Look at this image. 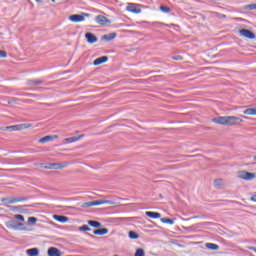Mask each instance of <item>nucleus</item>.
I'll return each mask as SVG.
<instances>
[{
  "mask_svg": "<svg viewBox=\"0 0 256 256\" xmlns=\"http://www.w3.org/2000/svg\"><path fill=\"white\" fill-rule=\"evenodd\" d=\"M128 237H129L130 239H138V238H139V235H138L137 232H135V231H129Z\"/></svg>",
  "mask_w": 256,
  "mask_h": 256,
  "instance_id": "obj_28",
  "label": "nucleus"
},
{
  "mask_svg": "<svg viewBox=\"0 0 256 256\" xmlns=\"http://www.w3.org/2000/svg\"><path fill=\"white\" fill-rule=\"evenodd\" d=\"M85 39L90 45H93V43H97V41H99V38H97L92 32H87L85 34Z\"/></svg>",
  "mask_w": 256,
  "mask_h": 256,
  "instance_id": "obj_10",
  "label": "nucleus"
},
{
  "mask_svg": "<svg viewBox=\"0 0 256 256\" xmlns=\"http://www.w3.org/2000/svg\"><path fill=\"white\" fill-rule=\"evenodd\" d=\"M254 161H256V155L254 156Z\"/></svg>",
  "mask_w": 256,
  "mask_h": 256,
  "instance_id": "obj_43",
  "label": "nucleus"
},
{
  "mask_svg": "<svg viewBox=\"0 0 256 256\" xmlns=\"http://www.w3.org/2000/svg\"><path fill=\"white\" fill-rule=\"evenodd\" d=\"M28 256H39V248H30L26 250Z\"/></svg>",
  "mask_w": 256,
  "mask_h": 256,
  "instance_id": "obj_20",
  "label": "nucleus"
},
{
  "mask_svg": "<svg viewBox=\"0 0 256 256\" xmlns=\"http://www.w3.org/2000/svg\"><path fill=\"white\" fill-rule=\"evenodd\" d=\"M145 215L150 219H161V213L159 212L146 211Z\"/></svg>",
  "mask_w": 256,
  "mask_h": 256,
  "instance_id": "obj_14",
  "label": "nucleus"
},
{
  "mask_svg": "<svg viewBox=\"0 0 256 256\" xmlns=\"http://www.w3.org/2000/svg\"><path fill=\"white\" fill-rule=\"evenodd\" d=\"M87 223L90 227H94V229H99L101 227V222L97 220H88Z\"/></svg>",
  "mask_w": 256,
  "mask_h": 256,
  "instance_id": "obj_22",
  "label": "nucleus"
},
{
  "mask_svg": "<svg viewBox=\"0 0 256 256\" xmlns=\"http://www.w3.org/2000/svg\"><path fill=\"white\" fill-rule=\"evenodd\" d=\"M53 217L55 221H58L59 223H67V221H69V217L64 215H54Z\"/></svg>",
  "mask_w": 256,
  "mask_h": 256,
  "instance_id": "obj_17",
  "label": "nucleus"
},
{
  "mask_svg": "<svg viewBox=\"0 0 256 256\" xmlns=\"http://www.w3.org/2000/svg\"><path fill=\"white\" fill-rule=\"evenodd\" d=\"M227 16L226 15H222V18H226Z\"/></svg>",
  "mask_w": 256,
  "mask_h": 256,
  "instance_id": "obj_42",
  "label": "nucleus"
},
{
  "mask_svg": "<svg viewBox=\"0 0 256 256\" xmlns=\"http://www.w3.org/2000/svg\"><path fill=\"white\" fill-rule=\"evenodd\" d=\"M48 256H61V250L56 247H50L48 249Z\"/></svg>",
  "mask_w": 256,
  "mask_h": 256,
  "instance_id": "obj_15",
  "label": "nucleus"
},
{
  "mask_svg": "<svg viewBox=\"0 0 256 256\" xmlns=\"http://www.w3.org/2000/svg\"><path fill=\"white\" fill-rule=\"evenodd\" d=\"M36 3H43V0H35Z\"/></svg>",
  "mask_w": 256,
  "mask_h": 256,
  "instance_id": "obj_41",
  "label": "nucleus"
},
{
  "mask_svg": "<svg viewBox=\"0 0 256 256\" xmlns=\"http://www.w3.org/2000/svg\"><path fill=\"white\" fill-rule=\"evenodd\" d=\"M250 200L254 201L256 203V192L251 196Z\"/></svg>",
  "mask_w": 256,
  "mask_h": 256,
  "instance_id": "obj_40",
  "label": "nucleus"
},
{
  "mask_svg": "<svg viewBox=\"0 0 256 256\" xmlns=\"http://www.w3.org/2000/svg\"><path fill=\"white\" fill-rule=\"evenodd\" d=\"M21 201H29V197H16V203Z\"/></svg>",
  "mask_w": 256,
  "mask_h": 256,
  "instance_id": "obj_35",
  "label": "nucleus"
},
{
  "mask_svg": "<svg viewBox=\"0 0 256 256\" xmlns=\"http://www.w3.org/2000/svg\"><path fill=\"white\" fill-rule=\"evenodd\" d=\"M221 185H223V180L222 179H215L214 180V187H216V189H221Z\"/></svg>",
  "mask_w": 256,
  "mask_h": 256,
  "instance_id": "obj_27",
  "label": "nucleus"
},
{
  "mask_svg": "<svg viewBox=\"0 0 256 256\" xmlns=\"http://www.w3.org/2000/svg\"><path fill=\"white\" fill-rule=\"evenodd\" d=\"M7 229H13L14 231H19V227H23V222H17L16 220H9L5 222Z\"/></svg>",
  "mask_w": 256,
  "mask_h": 256,
  "instance_id": "obj_4",
  "label": "nucleus"
},
{
  "mask_svg": "<svg viewBox=\"0 0 256 256\" xmlns=\"http://www.w3.org/2000/svg\"><path fill=\"white\" fill-rule=\"evenodd\" d=\"M78 231H82V232L91 231V227H89V225H87V224H84L79 227Z\"/></svg>",
  "mask_w": 256,
  "mask_h": 256,
  "instance_id": "obj_30",
  "label": "nucleus"
},
{
  "mask_svg": "<svg viewBox=\"0 0 256 256\" xmlns=\"http://www.w3.org/2000/svg\"><path fill=\"white\" fill-rule=\"evenodd\" d=\"M43 81L42 80H27L26 81V84L27 85H30L31 87H37V85H43Z\"/></svg>",
  "mask_w": 256,
  "mask_h": 256,
  "instance_id": "obj_18",
  "label": "nucleus"
},
{
  "mask_svg": "<svg viewBox=\"0 0 256 256\" xmlns=\"http://www.w3.org/2000/svg\"><path fill=\"white\" fill-rule=\"evenodd\" d=\"M172 59H173L174 61H183V56L177 55V56L172 57Z\"/></svg>",
  "mask_w": 256,
  "mask_h": 256,
  "instance_id": "obj_38",
  "label": "nucleus"
},
{
  "mask_svg": "<svg viewBox=\"0 0 256 256\" xmlns=\"http://www.w3.org/2000/svg\"><path fill=\"white\" fill-rule=\"evenodd\" d=\"M90 237H95L94 235H90Z\"/></svg>",
  "mask_w": 256,
  "mask_h": 256,
  "instance_id": "obj_44",
  "label": "nucleus"
},
{
  "mask_svg": "<svg viewBox=\"0 0 256 256\" xmlns=\"http://www.w3.org/2000/svg\"><path fill=\"white\" fill-rule=\"evenodd\" d=\"M126 11H129V13H135L136 15H139V13H141V8H139L137 4L129 3L126 7Z\"/></svg>",
  "mask_w": 256,
  "mask_h": 256,
  "instance_id": "obj_9",
  "label": "nucleus"
},
{
  "mask_svg": "<svg viewBox=\"0 0 256 256\" xmlns=\"http://www.w3.org/2000/svg\"><path fill=\"white\" fill-rule=\"evenodd\" d=\"M115 37H117V33L112 32V33L101 36V41H107V42L113 41Z\"/></svg>",
  "mask_w": 256,
  "mask_h": 256,
  "instance_id": "obj_12",
  "label": "nucleus"
},
{
  "mask_svg": "<svg viewBox=\"0 0 256 256\" xmlns=\"http://www.w3.org/2000/svg\"><path fill=\"white\" fill-rule=\"evenodd\" d=\"M3 131H9L10 133L13 131H19V124L12 125V126H6L3 128Z\"/></svg>",
  "mask_w": 256,
  "mask_h": 256,
  "instance_id": "obj_24",
  "label": "nucleus"
},
{
  "mask_svg": "<svg viewBox=\"0 0 256 256\" xmlns=\"http://www.w3.org/2000/svg\"><path fill=\"white\" fill-rule=\"evenodd\" d=\"M213 123H216L217 125H239V123H243V119L237 116H219L214 118Z\"/></svg>",
  "mask_w": 256,
  "mask_h": 256,
  "instance_id": "obj_1",
  "label": "nucleus"
},
{
  "mask_svg": "<svg viewBox=\"0 0 256 256\" xmlns=\"http://www.w3.org/2000/svg\"><path fill=\"white\" fill-rule=\"evenodd\" d=\"M247 249L250 251H254L256 253V247L255 246H247Z\"/></svg>",
  "mask_w": 256,
  "mask_h": 256,
  "instance_id": "obj_39",
  "label": "nucleus"
},
{
  "mask_svg": "<svg viewBox=\"0 0 256 256\" xmlns=\"http://www.w3.org/2000/svg\"><path fill=\"white\" fill-rule=\"evenodd\" d=\"M15 219H18V221H25V216L21 215V214H16Z\"/></svg>",
  "mask_w": 256,
  "mask_h": 256,
  "instance_id": "obj_37",
  "label": "nucleus"
},
{
  "mask_svg": "<svg viewBox=\"0 0 256 256\" xmlns=\"http://www.w3.org/2000/svg\"><path fill=\"white\" fill-rule=\"evenodd\" d=\"M134 256H145V250L143 248L136 249Z\"/></svg>",
  "mask_w": 256,
  "mask_h": 256,
  "instance_id": "obj_31",
  "label": "nucleus"
},
{
  "mask_svg": "<svg viewBox=\"0 0 256 256\" xmlns=\"http://www.w3.org/2000/svg\"><path fill=\"white\" fill-rule=\"evenodd\" d=\"M7 57V51L0 50V59H5Z\"/></svg>",
  "mask_w": 256,
  "mask_h": 256,
  "instance_id": "obj_36",
  "label": "nucleus"
},
{
  "mask_svg": "<svg viewBox=\"0 0 256 256\" xmlns=\"http://www.w3.org/2000/svg\"><path fill=\"white\" fill-rule=\"evenodd\" d=\"M65 167H67V162L49 163L47 166H44V169H65Z\"/></svg>",
  "mask_w": 256,
  "mask_h": 256,
  "instance_id": "obj_8",
  "label": "nucleus"
},
{
  "mask_svg": "<svg viewBox=\"0 0 256 256\" xmlns=\"http://www.w3.org/2000/svg\"><path fill=\"white\" fill-rule=\"evenodd\" d=\"M244 115H256V107L244 110Z\"/></svg>",
  "mask_w": 256,
  "mask_h": 256,
  "instance_id": "obj_26",
  "label": "nucleus"
},
{
  "mask_svg": "<svg viewBox=\"0 0 256 256\" xmlns=\"http://www.w3.org/2000/svg\"><path fill=\"white\" fill-rule=\"evenodd\" d=\"M54 139H57V135L51 136H44L38 140L39 143H49V141H54Z\"/></svg>",
  "mask_w": 256,
  "mask_h": 256,
  "instance_id": "obj_16",
  "label": "nucleus"
},
{
  "mask_svg": "<svg viewBox=\"0 0 256 256\" xmlns=\"http://www.w3.org/2000/svg\"><path fill=\"white\" fill-rule=\"evenodd\" d=\"M161 223H166L167 225H175V219H171V218H161L160 219Z\"/></svg>",
  "mask_w": 256,
  "mask_h": 256,
  "instance_id": "obj_25",
  "label": "nucleus"
},
{
  "mask_svg": "<svg viewBox=\"0 0 256 256\" xmlns=\"http://www.w3.org/2000/svg\"><path fill=\"white\" fill-rule=\"evenodd\" d=\"M85 17H91V14L82 12L80 14H74L69 16V21L72 23H81L85 21Z\"/></svg>",
  "mask_w": 256,
  "mask_h": 256,
  "instance_id": "obj_3",
  "label": "nucleus"
},
{
  "mask_svg": "<svg viewBox=\"0 0 256 256\" xmlns=\"http://www.w3.org/2000/svg\"><path fill=\"white\" fill-rule=\"evenodd\" d=\"M107 61H109V57L107 56H102V57H99L97 59H95L93 61V65L97 66V65H103V63H107Z\"/></svg>",
  "mask_w": 256,
  "mask_h": 256,
  "instance_id": "obj_13",
  "label": "nucleus"
},
{
  "mask_svg": "<svg viewBox=\"0 0 256 256\" xmlns=\"http://www.w3.org/2000/svg\"><path fill=\"white\" fill-rule=\"evenodd\" d=\"M28 223L29 225H35V223H37V217H29L28 218Z\"/></svg>",
  "mask_w": 256,
  "mask_h": 256,
  "instance_id": "obj_34",
  "label": "nucleus"
},
{
  "mask_svg": "<svg viewBox=\"0 0 256 256\" xmlns=\"http://www.w3.org/2000/svg\"><path fill=\"white\" fill-rule=\"evenodd\" d=\"M99 205H115L113 200H95L92 202H84L81 204L83 209H89V207H95Z\"/></svg>",
  "mask_w": 256,
  "mask_h": 256,
  "instance_id": "obj_2",
  "label": "nucleus"
},
{
  "mask_svg": "<svg viewBox=\"0 0 256 256\" xmlns=\"http://www.w3.org/2000/svg\"><path fill=\"white\" fill-rule=\"evenodd\" d=\"M244 9L249 10V11H256V4L245 5Z\"/></svg>",
  "mask_w": 256,
  "mask_h": 256,
  "instance_id": "obj_29",
  "label": "nucleus"
},
{
  "mask_svg": "<svg viewBox=\"0 0 256 256\" xmlns=\"http://www.w3.org/2000/svg\"><path fill=\"white\" fill-rule=\"evenodd\" d=\"M31 128V124H18L19 131H23V129Z\"/></svg>",
  "mask_w": 256,
  "mask_h": 256,
  "instance_id": "obj_32",
  "label": "nucleus"
},
{
  "mask_svg": "<svg viewBox=\"0 0 256 256\" xmlns=\"http://www.w3.org/2000/svg\"><path fill=\"white\" fill-rule=\"evenodd\" d=\"M94 235H107L109 233L108 228H98L93 230Z\"/></svg>",
  "mask_w": 256,
  "mask_h": 256,
  "instance_id": "obj_19",
  "label": "nucleus"
},
{
  "mask_svg": "<svg viewBox=\"0 0 256 256\" xmlns=\"http://www.w3.org/2000/svg\"><path fill=\"white\" fill-rule=\"evenodd\" d=\"M1 202L4 203V205H13L14 203H17V197L1 198Z\"/></svg>",
  "mask_w": 256,
  "mask_h": 256,
  "instance_id": "obj_11",
  "label": "nucleus"
},
{
  "mask_svg": "<svg viewBox=\"0 0 256 256\" xmlns=\"http://www.w3.org/2000/svg\"><path fill=\"white\" fill-rule=\"evenodd\" d=\"M240 37H245L246 39H255V33L253 31L243 28L239 30Z\"/></svg>",
  "mask_w": 256,
  "mask_h": 256,
  "instance_id": "obj_5",
  "label": "nucleus"
},
{
  "mask_svg": "<svg viewBox=\"0 0 256 256\" xmlns=\"http://www.w3.org/2000/svg\"><path fill=\"white\" fill-rule=\"evenodd\" d=\"M255 177H256L255 173L247 172V171L240 172V179H244V181H253Z\"/></svg>",
  "mask_w": 256,
  "mask_h": 256,
  "instance_id": "obj_6",
  "label": "nucleus"
},
{
  "mask_svg": "<svg viewBox=\"0 0 256 256\" xmlns=\"http://www.w3.org/2000/svg\"><path fill=\"white\" fill-rule=\"evenodd\" d=\"M206 249H209V251H218L219 245L215 243H206L205 244Z\"/></svg>",
  "mask_w": 256,
  "mask_h": 256,
  "instance_id": "obj_23",
  "label": "nucleus"
},
{
  "mask_svg": "<svg viewBox=\"0 0 256 256\" xmlns=\"http://www.w3.org/2000/svg\"><path fill=\"white\" fill-rule=\"evenodd\" d=\"M81 138H83V135L66 138V139H64V141H65V143H75V142L79 141Z\"/></svg>",
  "mask_w": 256,
  "mask_h": 256,
  "instance_id": "obj_21",
  "label": "nucleus"
},
{
  "mask_svg": "<svg viewBox=\"0 0 256 256\" xmlns=\"http://www.w3.org/2000/svg\"><path fill=\"white\" fill-rule=\"evenodd\" d=\"M95 21L98 23V25H101L102 27H104V25H107V24L110 25L111 23V20L103 15L96 16Z\"/></svg>",
  "mask_w": 256,
  "mask_h": 256,
  "instance_id": "obj_7",
  "label": "nucleus"
},
{
  "mask_svg": "<svg viewBox=\"0 0 256 256\" xmlns=\"http://www.w3.org/2000/svg\"><path fill=\"white\" fill-rule=\"evenodd\" d=\"M160 11H162V13H171V8L167 6H160Z\"/></svg>",
  "mask_w": 256,
  "mask_h": 256,
  "instance_id": "obj_33",
  "label": "nucleus"
}]
</instances>
